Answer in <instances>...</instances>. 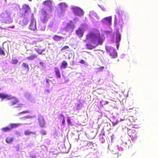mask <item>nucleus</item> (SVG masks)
<instances>
[{"mask_svg":"<svg viewBox=\"0 0 158 158\" xmlns=\"http://www.w3.org/2000/svg\"><path fill=\"white\" fill-rule=\"evenodd\" d=\"M31 158H36V157L34 156H31Z\"/></svg>","mask_w":158,"mask_h":158,"instance_id":"obj_49","label":"nucleus"},{"mask_svg":"<svg viewBox=\"0 0 158 158\" xmlns=\"http://www.w3.org/2000/svg\"><path fill=\"white\" fill-rule=\"evenodd\" d=\"M29 18L28 17H25V18L23 19L20 21L19 24L22 26L26 25L28 22V18Z\"/></svg>","mask_w":158,"mask_h":158,"instance_id":"obj_19","label":"nucleus"},{"mask_svg":"<svg viewBox=\"0 0 158 158\" xmlns=\"http://www.w3.org/2000/svg\"><path fill=\"white\" fill-rule=\"evenodd\" d=\"M106 52L109 54L113 58H116L117 57V53L115 49L113 47L106 46L105 47Z\"/></svg>","mask_w":158,"mask_h":158,"instance_id":"obj_4","label":"nucleus"},{"mask_svg":"<svg viewBox=\"0 0 158 158\" xmlns=\"http://www.w3.org/2000/svg\"><path fill=\"white\" fill-rule=\"evenodd\" d=\"M74 14L77 16H81L83 15L84 12L83 10L77 7H72Z\"/></svg>","mask_w":158,"mask_h":158,"instance_id":"obj_9","label":"nucleus"},{"mask_svg":"<svg viewBox=\"0 0 158 158\" xmlns=\"http://www.w3.org/2000/svg\"><path fill=\"white\" fill-rule=\"evenodd\" d=\"M103 43V40H89L86 46L87 49L91 50L99 45H102Z\"/></svg>","mask_w":158,"mask_h":158,"instance_id":"obj_1","label":"nucleus"},{"mask_svg":"<svg viewBox=\"0 0 158 158\" xmlns=\"http://www.w3.org/2000/svg\"><path fill=\"white\" fill-rule=\"evenodd\" d=\"M123 24L122 19L119 20L118 23H116L115 22V25L118 29L122 28Z\"/></svg>","mask_w":158,"mask_h":158,"instance_id":"obj_17","label":"nucleus"},{"mask_svg":"<svg viewBox=\"0 0 158 158\" xmlns=\"http://www.w3.org/2000/svg\"><path fill=\"white\" fill-rule=\"evenodd\" d=\"M60 116L61 117V118L62 119V124L64 125V124L65 122L64 117L62 114H60Z\"/></svg>","mask_w":158,"mask_h":158,"instance_id":"obj_30","label":"nucleus"},{"mask_svg":"<svg viewBox=\"0 0 158 158\" xmlns=\"http://www.w3.org/2000/svg\"><path fill=\"white\" fill-rule=\"evenodd\" d=\"M50 80L48 79H46V82L47 83V84H48L49 83V81Z\"/></svg>","mask_w":158,"mask_h":158,"instance_id":"obj_44","label":"nucleus"},{"mask_svg":"<svg viewBox=\"0 0 158 158\" xmlns=\"http://www.w3.org/2000/svg\"><path fill=\"white\" fill-rule=\"evenodd\" d=\"M89 18H90V19H91V20H92V21L93 22H94V19L92 17V16H94L95 17H96L97 19L98 20H99L100 19L99 17L97 15V14L93 11H91L89 12Z\"/></svg>","mask_w":158,"mask_h":158,"instance_id":"obj_15","label":"nucleus"},{"mask_svg":"<svg viewBox=\"0 0 158 158\" xmlns=\"http://www.w3.org/2000/svg\"><path fill=\"white\" fill-rule=\"evenodd\" d=\"M118 121H116L115 122H112V125L113 126H115L116 124H117L118 123Z\"/></svg>","mask_w":158,"mask_h":158,"instance_id":"obj_38","label":"nucleus"},{"mask_svg":"<svg viewBox=\"0 0 158 158\" xmlns=\"http://www.w3.org/2000/svg\"><path fill=\"white\" fill-rule=\"evenodd\" d=\"M40 64L43 67H45V64L42 62H40Z\"/></svg>","mask_w":158,"mask_h":158,"instance_id":"obj_39","label":"nucleus"},{"mask_svg":"<svg viewBox=\"0 0 158 158\" xmlns=\"http://www.w3.org/2000/svg\"><path fill=\"white\" fill-rule=\"evenodd\" d=\"M44 51V50H42V52H43V51Z\"/></svg>","mask_w":158,"mask_h":158,"instance_id":"obj_55","label":"nucleus"},{"mask_svg":"<svg viewBox=\"0 0 158 158\" xmlns=\"http://www.w3.org/2000/svg\"><path fill=\"white\" fill-rule=\"evenodd\" d=\"M2 18H3L6 21V22L9 23L11 22L12 21L10 17L9 13L6 10H4L0 15Z\"/></svg>","mask_w":158,"mask_h":158,"instance_id":"obj_6","label":"nucleus"},{"mask_svg":"<svg viewBox=\"0 0 158 158\" xmlns=\"http://www.w3.org/2000/svg\"><path fill=\"white\" fill-rule=\"evenodd\" d=\"M53 40H59L61 39H67V37L64 36H58L57 35H55L53 37Z\"/></svg>","mask_w":158,"mask_h":158,"instance_id":"obj_25","label":"nucleus"},{"mask_svg":"<svg viewBox=\"0 0 158 158\" xmlns=\"http://www.w3.org/2000/svg\"><path fill=\"white\" fill-rule=\"evenodd\" d=\"M31 116H26L25 117V118H31Z\"/></svg>","mask_w":158,"mask_h":158,"instance_id":"obj_43","label":"nucleus"},{"mask_svg":"<svg viewBox=\"0 0 158 158\" xmlns=\"http://www.w3.org/2000/svg\"><path fill=\"white\" fill-rule=\"evenodd\" d=\"M45 29V28H44V29H42V30H44V29Z\"/></svg>","mask_w":158,"mask_h":158,"instance_id":"obj_53","label":"nucleus"},{"mask_svg":"<svg viewBox=\"0 0 158 158\" xmlns=\"http://www.w3.org/2000/svg\"><path fill=\"white\" fill-rule=\"evenodd\" d=\"M14 140L13 137H8L6 139L5 141L7 143H11Z\"/></svg>","mask_w":158,"mask_h":158,"instance_id":"obj_23","label":"nucleus"},{"mask_svg":"<svg viewBox=\"0 0 158 158\" xmlns=\"http://www.w3.org/2000/svg\"><path fill=\"white\" fill-rule=\"evenodd\" d=\"M24 134L26 135H28L31 134H35V133L28 130H26L24 132Z\"/></svg>","mask_w":158,"mask_h":158,"instance_id":"obj_27","label":"nucleus"},{"mask_svg":"<svg viewBox=\"0 0 158 158\" xmlns=\"http://www.w3.org/2000/svg\"><path fill=\"white\" fill-rule=\"evenodd\" d=\"M0 54L3 56L5 55V53L4 50L1 48H0Z\"/></svg>","mask_w":158,"mask_h":158,"instance_id":"obj_33","label":"nucleus"},{"mask_svg":"<svg viewBox=\"0 0 158 158\" xmlns=\"http://www.w3.org/2000/svg\"><path fill=\"white\" fill-rule=\"evenodd\" d=\"M21 124V123H10V124L9 126H10L11 129H12L13 128H16L19 126Z\"/></svg>","mask_w":158,"mask_h":158,"instance_id":"obj_24","label":"nucleus"},{"mask_svg":"<svg viewBox=\"0 0 158 158\" xmlns=\"http://www.w3.org/2000/svg\"><path fill=\"white\" fill-rule=\"evenodd\" d=\"M19 12L21 14L24 15V17H31L33 16V14L31 13L30 7L27 5L23 6V8L20 9Z\"/></svg>","mask_w":158,"mask_h":158,"instance_id":"obj_2","label":"nucleus"},{"mask_svg":"<svg viewBox=\"0 0 158 158\" xmlns=\"http://www.w3.org/2000/svg\"><path fill=\"white\" fill-rule=\"evenodd\" d=\"M11 130L10 126H6L5 127H3L1 129V130L3 132H7L10 131Z\"/></svg>","mask_w":158,"mask_h":158,"instance_id":"obj_26","label":"nucleus"},{"mask_svg":"<svg viewBox=\"0 0 158 158\" xmlns=\"http://www.w3.org/2000/svg\"><path fill=\"white\" fill-rule=\"evenodd\" d=\"M2 94L0 93V98H2Z\"/></svg>","mask_w":158,"mask_h":158,"instance_id":"obj_50","label":"nucleus"},{"mask_svg":"<svg viewBox=\"0 0 158 158\" xmlns=\"http://www.w3.org/2000/svg\"><path fill=\"white\" fill-rule=\"evenodd\" d=\"M8 99L9 100L8 104L10 106L16 105L19 102L18 99L15 97H12Z\"/></svg>","mask_w":158,"mask_h":158,"instance_id":"obj_10","label":"nucleus"},{"mask_svg":"<svg viewBox=\"0 0 158 158\" xmlns=\"http://www.w3.org/2000/svg\"><path fill=\"white\" fill-rule=\"evenodd\" d=\"M37 55L36 54H32L31 56L27 57V58L29 60H32L37 58Z\"/></svg>","mask_w":158,"mask_h":158,"instance_id":"obj_22","label":"nucleus"},{"mask_svg":"<svg viewBox=\"0 0 158 158\" xmlns=\"http://www.w3.org/2000/svg\"><path fill=\"white\" fill-rule=\"evenodd\" d=\"M40 133L42 135H44L46 134V131L44 130H42L41 131Z\"/></svg>","mask_w":158,"mask_h":158,"instance_id":"obj_36","label":"nucleus"},{"mask_svg":"<svg viewBox=\"0 0 158 158\" xmlns=\"http://www.w3.org/2000/svg\"><path fill=\"white\" fill-rule=\"evenodd\" d=\"M123 120L121 119L120 120V121H123Z\"/></svg>","mask_w":158,"mask_h":158,"instance_id":"obj_54","label":"nucleus"},{"mask_svg":"<svg viewBox=\"0 0 158 158\" xmlns=\"http://www.w3.org/2000/svg\"><path fill=\"white\" fill-rule=\"evenodd\" d=\"M85 61L83 60H81L80 61V63L82 64H85Z\"/></svg>","mask_w":158,"mask_h":158,"instance_id":"obj_40","label":"nucleus"},{"mask_svg":"<svg viewBox=\"0 0 158 158\" xmlns=\"http://www.w3.org/2000/svg\"><path fill=\"white\" fill-rule=\"evenodd\" d=\"M69 48V47L68 46H65L61 48V51H63V52H64L65 51V50Z\"/></svg>","mask_w":158,"mask_h":158,"instance_id":"obj_32","label":"nucleus"},{"mask_svg":"<svg viewBox=\"0 0 158 158\" xmlns=\"http://www.w3.org/2000/svg\"><path fill=\"white\" fill-rule=\"evenodd\" d=\"M84 31L83 29L80 27L76 31V34L79 37H81L83 35Z\"/></svg>","mask_w":158,"mask_h":158,"instance_id":"obj_18","label":"nucleus"},{"mask_svg":"<svg viewBox=\"0 0 158 158\" xmlns=\"http://www.w3.org/2000/svg\"><path fill=\"white\" fill-rule=\"evenodd\" d=\"M52 1L48 0L43 2L44 8L43 10L48 9V11L51 13L53 10V7L52 6Z\"/></svg>","mask_w":158,"mask_h":158,"instance_id":"obj_5","label":"nucleus"},{"mask_svg":"<svg viewBox=\"0 0 158 158\" xmlns=\"http://www.w3.org/2000/svg\"><path fill=\"white\" fill-rule=\"evenodd\" d=\"M55 74L57 77L60 78L61 77V74L59 69L58 67H55L54 68Z\"/></svg>","mask_w":158,"mask_h":158,"instance_id":"obj_20","label":"nucleus"},{"mask_svg":"<svg viewBox=\"0 0 158 158\" xmlns=\"http://www.w3.org/2000/svg\"><path fill=\"white\" fill-rule=\"evenodd\" d=\"M8 97L9 96L8 95L2 94L1 98L2 99H3L6 98H8Z\"/></svg>","mask_w":158,"mask_h":158,"instance_id":"obj_31","label":"nucleus"},{"mask_svg":"<svg viewBox=\"0 0 158 158\" xmlns=\"http://www.w3.org/2000/svg\"><path fill=\"white\" fill-rule=\"evenodd\" d=\"M111 16H109L103 19L101 21L104 24L109 26L111 24Z\"/></svg>","mask_w":158,"mask_h":158,"instance_id":"obj_13","label":"nucleus"},{"mask_svg":"<svg viewBox=\"0 0 158 158\" xmlns=\"http://www.w3.org/2000/svg\"><path fill=\"white\" fill-rule=\"evenodd\" d=\"M104 68V67L103 66L100 67L99 68V70L100 71H102L103 70Z\"/></svg>","mask_w":158,"mask_h":158,"instance_id":"obj_42","label":"nucleus"},{"mask_svg":"<svg viewBox=\"0 0 158 158\" xmlns=\"http://www.w3.org/2000/svg\"><path fill=\"white\" fill-rule=\"evenodd\" d=\"M108 102L107 101H106L104 102V105L108 104Z\"/></svg>","mask_w":158,"mask_h":158,"instance_id":"obj_47","label":"nucleus"},{"mask_svg":"<svg viewBox=\"0 0 158 158\" xmlns=\"http://www.w3.org/2000/svg\"><path fill=\"white\" fill-rule=\"evenodd\" d=\"M22 66L23 68L27 69L28 70L29 69V65L28 64L25 63H23L22 65Z\"/></svg>","mask_w":158,"mask_h":158,"instance_id":"obj_29","label":"nucleus"},{"mask_svg":"<svg viewBox=\"0 0 158 158\" xmlns=\"http://www.w3.org/2000/svg\"><path fill=\"white\" fill-rule=\"evenodd\" d=\"M74 27V24L73 22H71L67 24L64 29V30L66 31L65 35L68 33V32L72 31Z\"/></svg>","mask_w":158,"mask_h":158,"instance_id":"obj_12","label":"nucleus"},{"mask_svg":"<svg viewBox=\"0 0 158 158\" xmlns=\"http://www.w3.org/2000/svg\"><path fill=\"white\" fill-rule=\"evenodd\" d=\"M22 104H19V105L16 106L15 107L16 108H18V107H21V106L22 105Z\"/></svg>","mask_w":158,"mask_h":158,"instance_id":"obj_45","label":"nucleus"},{"mask_svg":"<svg viewBox=\"0 0 158 158\" xmlns=\"http://www.w3.org/2000/svg\"><path fill=\"white\" fill-rule=\"evenodd\" d=\"M120 40H116L115 43L116 44V47L117 49H118L119 46V44Z\"/></svg>","mask_w":158,"mask_h":158,"instance_id":"obj_34","label":"nucleus"},{"mask_svg":"<svg viewBox=\"0 0 158 158\" xmlns=\"http://www.w3.org/2000/svg\"><path fill=\"white\" fill-rule=\"evenodd\" d=\"M29 113V110H27L26 111H23L19 113V114H22L24 113Z\"/></svg>","mask_w":158,"mask_h":158,"instance_id":"obj_37","label":"nucleus"},{"mask_svg":"<svg viewBox=\"0 0 158 158\" xmlns=\"http://www.w3.org/2000/svg\"><path fill=\"white\" fill-rule=\"evenodd\" d=\"M51 13L48 11V9L42 10L41 20L43 23H45L47 22L48 19L52 16Z\"/></svg>","mask_w":158,"mask_h":158,"instance_id":"obj_3","label":"nucleus"},{"mask_svg":"<svg viewBox=\"0 0 158 158\" xmlns=\"http://www.w3.org/2000/svg\"><path fill=\"white\" fill-rule=\"evenodd\" d=\"M87 40H102L99 34L89 33L86 36Z\"/></svg>","mask_w":158,"mask_h":158,"instance_id":"obj_7","label":"nucleus"},{"mask_svg":"<svg viewBox=\"0 0 158 158\" xmlns=\"http://www.w3.org/2000/svg\"><path fill=\"white\" fill-rule=\"evenodd\" d=\"M25 38H23V39H26V40H27V39H28V38H27V36H25Z\"/></svg>","mask_w":158,"mask_h":158,"instance_id":"obj_48","label":"nucleus"},{"mask_svg":"<svg viewBox=\"0 0 158 158\" xmlns=\"http://www.w3.org/2000/svg\"><path fill=\"white\" fill-rule=\"evenodd\" d=\"M68 64V63L66 61H63L61 63V64L60 66V68L61 69H65L67 67Z\"/></svg>","mask_w":158,"mask_h":158,"instance_id":"obj_21","label":"nucleus"},{"mask_svg":"<svg viewBox=\"0 0 158 158\" xmlns=\"http://www.w3.org/2000/svg\"><path fill=\"white\" fill-rule=\"evenodd\" d=\"M80 104H78L77 105V108L78 107H80Z\"/></svg>","mask_w":158,"mask_h":158,"instance_id":"obj_51","label":"nucleus"},{"mask_svg":"<svg viewBox=\"0 0 158 158\" xmlns=\"http://www.w3.org/2000/svg\"><path fill=\"white\" fill-rule=\"evenodd\" d=\"M31 19L29 28L31 30L34 31L36 28V21L33 18V16L31 17Z\"/></svg>","mask_w":158,"mask_h":158,"instance_id":"obj_11","label":"nucleus"},{"mask_svg":"<svg viewBox=\"0 0 158 158\" xmlns=\"http://www.w3.org/2000/svg\"><path fill=\"white\" fill-rule=\"evenodd\" d=\"M67 5L65 3L63 2L60 3L57 6V7L58 8H60L61 10L62 14H64L65 9L67 8Z\"/></svg>","mask_w":158,"mask_h":158,"instance_id":"obj_14","label":"nucleus"},{"mask_svg":"<svg viewBox=\"0 0 158 158\" xmlns=\"http://www.w3.org/2000/svg\"><path fill=\"white\" fill-rule=\"evenodd\" d=\"M87 52V53H88V54H90V53H91V52Z\"/></svg>","mask_w":158,"mask_h":158,"instance_id":"obj_52","label":"nucleus"},{"mask_svg":"<svg viewBox=\"0 0 158 158\" xmlns=\"http://www.w3.org/2000/svg\"><path fill=\"white\" fill-rule=\"evenodd\" d=\"M67 122L69 124H71V120L69 117L67 118Z\"/></svg>","mask_w":158,"mask_h":158,"instance_id":"obj_41","label":"nucleus"},{"mask_svg":"<svg viewBox=\"0 0 158 158\" xmlns=\"http://www.w3.org/2000/svg\"><path fill=\"white\" fill-rule=\"evenodd\" d=\"M39 54H41V53H39Z\"/></svg>","mask_w":158,"mask_h":158,"instance_id":"obj_56","label":"nucleus"},{"mask_svg":"<svg viewBox=\"0 0 158 158\" xmlns=\"http://www.w3.org/2000/svg\"><path fill=\"white\" fill-rule=\"evenodd\" d=\"M127 134L132 139H136L137 137L138 132L135 129L127 128Z\"/></svg>","mask_w":158,"mask_h":158,"instance_id":"obj_8","label":"nucleus"},{"mask_svg":"<svg viewBox=\"0 0 158 158\" xmlns=\"http://www.w3.org/2000/svg\"><path fill=\"white\" fill-rule=\"evenodd\" d=\"M101 9L103 11H105L106 10V9L103 7H102V8H101Z\"/></svg>","mask_w":158,"mask_h":158,"instance_id":"obj_46","label":"nucleus"},{"mask_svg":"<svg viewBox=\"0 0 158 158\" xmlns=\"http://www.w3.org/2000/svg\"><path fill=\"white\" fill-rule=\"evenodd\" d=\"M12 63L14 64H16L18 62V60L16 59H13L11 61Z\"/></svg>","mask_w":158,"mask_h":158,"instance_id":"obj_35","label":"nucleus"},{"mask_svg":"<svg viewBox=\"0 0 158 158\" xmlns=\"http://www.w3.org/2000/svg\"><path fill=\"white\" fill-rule=\"evenodd\" d=\"M39 123L41 127H44L45 124V122L44 119L43 117H40L38 119Z\"/></svg>","mask_w":158,"mask_h":158,"instance_id":"obj_16","label":"nucleus"},{"mask_svg":"<svg viewBox=\"0 0 158 158\" xmlns=\"http://www.w3.org/2000/svg\"><path fill=\"white\" fill-rule=\"evenodd\" d=\"M116 40H121V35L118 31H116Z\"/></svg>","mask_w":158,"mask_h":158,"instance_id":"obj_28","label":"nucleus"}]
</instances>
